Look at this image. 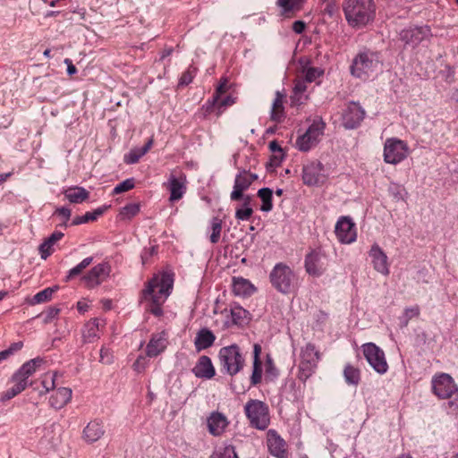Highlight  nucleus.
<instances>
[{"instance_id":"obj_46","label":"nucleus","mask_w":458,"mask_h":458,"mask_svg":"<svg viewBox=\"0 0 458 458\" xmlns=\"http://www.w3.org/2000/svg\"><path fill=\"white\" fill-rule=\"evenodd\" d=\"M222 219H220L219 217L216 216V217H213L212 220H211V230H212V233H211V235H210V242L212 243H217L220 240V235H221V232H222Z\"/></svg>"},{"instance_id":"obj_14","label":"nucleus","mask_w":458,"mask_h":458,"mask_svg":"<svg viewBox=\"0 0 458 458\" xmlns=\"http://www.w3.org/2000/svg\"><path fill=\"white\" fill-rule=\"evenodd\" d=\"M258 179V176L247 171H242L238 174L234 180L233 190L230 194L232 201H240L242 198L246 196V191L250 185Z\"/></svg>"},{"instance_id":"obj_18","label":"nucleus","mask_w":458,"mask_h":458,"mask_svg":"<svg viewBox=\"0 0 458 458\" xmlns=\"http://www.w3.org/2000/svg\"><path fill=\"white\" fill-rule=\"evenodd\" d=\"M167 335L163 332L153 334L146 346V355L154 358L161 354L167 347Z\"/></svg>"},{"instance_id":"obj_48","label":"nucleus","mask_w":458,"mask_h":458,"mask_svg":"<svg viewBox=\"0 0 458 458\" xmlns=\"http://www.w3.org/2000/svg\"><path fill=\"white\" fill-rule=\"evenodd\" d=\"M93 261L92 257L85 258L82 261H81L77 266L72 267L68 273V279L73 278L76 276L81 275L84 269H86Z\"/></svg>"},{"instance_id":"obj_52","label":"nucleus","mask_w":458,"mask_h":458,"mask_svg":"<svg viewBox=\"0 0 458 458\" xmlns=\"http://www.w3.org/2000/svg\"><path fill=\"white\" fill-rule=\"evenodd\" d=\"M212 458H238V456L234 447L233 445H227L215 452Z\"/></svg>"},{"instance_id":"obj_36","label":"nucleus","mask_w":458,"mask_h":458,"mask_svg":"<svg viewBox=\"0 0 458 458\" xmlns=\"http://www.w3.org/2000/svg\"><path fill=\"white\" fill-rule=\"evenodd\" d=\"M64 194L66 199L71 203H82L86 201L89 197V192L83 187H70L64 191Z\"/></svg>"},{"instance_id":"obj_27","label":"nucleus","mask_w":458,"mask_h":458,"mask_svg":"<svg viewBox=\"0 0 458 458\" xmlns=\"http://www.w3.org/2000/svg\"><path fill=\"white\" fill-rule=\"evenodd\" d=\"M44 362V359L40 357L32 359L25 362L13 375L16 378H20L22 379L23 382H27L28 378L32 376Z\"/></svg>"},{"instance_id":"obj_55","label":"nucleus","mask_w":458,"mask_h":458,"mask_svg":"<svg viewBox=\"0 0 458 458\" xmlns=\"http://www.w3.org/2000/svg\"><path fill=\"white\" fill-rule=\"evenodd\" d=\"M322 74V72L315 67H310L303 71V77L302 79L305 80L308 83H311L315 81V80L319 77Z\"/></svg>"},{"instance_id":"obj_13","label":"nucleus","mask_w":458,"mask_h":458,"mask_svg":"<svg viewBox=\"0 0 458 458\" xmlns=\"http://www.w3.org/2000/svg\"><path fill=\"white\" fill-rule=\"evenodd\" d=\"M335 233L338 241L344 244L352 243L357 238L355 224L347 216L339 218L335 224Z\"/></svg>"},{"instance_id":"obj_44","label":"nucleus","mask_w":458,"mask_h":458,"mask_svg":"<svg viewBox=\"0 0 458 458\" xmlns=\"http://www.w3.org/2000/svg\"><path fill=\"white\" fill-rule=\"evenodd\" d=\"M104 213V208H97L93 212H87L83 216H78L74 217L72 222V225H79L89 222H93L98 219Z\"/></svg>"},{"instance_id":"obj_2","label":"nucleus","mask_w":458,"mask_h":458,"mask_svg":"<svg viewBox=\"0 0 458 458\" xmlns=\"http://www.w3.org/2000/svg\"><path fill=\"white\" fill-rule=\"evenodd\" d=\"M342 7L348 25L356 30L367 26L376 15L373 0H344Z\"/></svg>"},{"instance_id":"obj_56","label":"nucleus","mask_w":458,"mask_h":458,"mask_svg":"<svg viewBox=\"0 0 458 458\" xmlns=\"http://www.w3.org/2000/svg\"><path fill=\"white\" fill-rule=\"evenodd\" d=\"M229 89L228 81L226 78L221 79L216 92L213 95L214 101L219 100L221 96H224Z\"/></svg>"},{"instance_id":"obj_11","label":"nucleus","mask_w":458,"mask_h":458,"mask_svg":"<svg viewBox=\"0 0 458 458\" xmlns=\"http://www.w3.org/2000/svg\"><path fill=\"white\" fill-rule=\"evenodd\" d=\"M169 191V200L172 202L181 199L187 190V177L181 170H174L171 173L167 183H165Z\"/></svg>"},{"instance_id":"obj_63","label":"nucleus","mask_w":458,"mask_h":458,"mask_svg":"<svg viewBox=\"0 0 458 458\" xmlns=\"http://www.w3.org/2000/svg\"><path fill=\"white\" fill-rule=\"evenodd\" d=\"M305 28L306 24L302 21H296L293 23V30L297 34L302 33Z\"/></svg>"},{"instance_id":"obj_37","label":"nucleus","mask_w":458,"mask_h":458,"mask_svg":"<svg viewBox=\"0 0 458 458\" xmlns=\"http://www.w3.org/2000/svg\"><path fill=\"white\" fill-rule=\"evenodd\" d=\"M254 361H253V371L250 377V382L252 386H257L261 382L262 377V362L259 359L261 353V346L258 344H254L253 347Z\"/></svg>"},{"instance_id":"obj_43","label":"nucleus","mask_w":458,"mask_h":458,"mask_svg":"<svg viewBox=\"0 0 458 458\" xmlns=\"http://www.w3.org/2000/svg\"><path fill=\"white\" fill-rule=\"evenodd\" d=\"M231 318L233 325L242 326L248 320L249 312L241 306H233L231 308Z\"/></svg>"},{"instance_id":"obj_53","label":"nucleus","mask_w":458,"mask_h":458,"mask_svg":"<svg viewBox=\"0 0 458 458\" xmlns=\"http://www.w3.org/2000/svg\"><path fill=\"white\" fill-rule=\"evenodd\" d=\"M135 186L134 178H129L118 183L113 190L114 194H120L133 189Z\"/></svg>"},{"instance_id":"obj_41","label":"nucleus","mask_w":458,"mask_h":458,"mask_svg":"<svg viewBox=\"0 0 458 458\" xmlns=\"http://www.w3.org/2000/svg\"><path fill=\"white\" fill-rule=\"evenodd\" d=\"M344 377L346 384L358 386L360 381V371L358 368L347 364L344 369Z\"/></svg>"},{"instance_id":"obj_22","label":"nucleus","mask_w":458,"mask_h":458,"mask_svg":"<svg viewBox=\"0 0 458 458\" xmlns=\"http://www.w3.org/2000/svg\"><path fill=\"white\" fill-rule=\"evenodd\" d=\"M430 34V29L428 26L414 27L403 31V41L405 44L416 46L427 38Z\"/></svg>"},{"instance_id":"obj_64","label":"nucleus","mask_w":458,"mask_h":458,"mask_svg":"<svg viewBox=\"0 0 458 458\" xmlns=\"http://www.w3.org/2000/svg\"><path fill=\"white\" fill-rule=\"evenodd\" d=\"M157 253V247L152 246L149 250H145L141 255L143 263L147 262L148 259Z\"/></svg>"},{"instance_id":"obj_62","label":"nucleus","mask_w":458,"mask_h":458,"mask_svg":"<svg viewBox=\"0 0 458 458\" xmlns=\"http://www.w3.org/2000/svg\"><path fill=\"white\" fill-rule=\"evenodd\" d=\"M71 209L65 207L58 208L55 214L62 216L65 221H68L71 216Z\"/></svg>"},{"instance_id":"obj_9","label":"nucleus","mask_w":458,"mask_h":458,"mask_svg":"<svg viewBox=\"0 0 458 458\" xmlns=\"http://www.w3.org/2000/svg\"><path fill=\"white\" fill-rule=\"evenodd\" d=\"M324 165L317 160L310 161L303 165L302 181L308 186L323 185L327 181Z\"/></svg>"},{"instance_id":"obj_1","label":"nucleus","mask_w":458,"mask_h":458,"mask_svg":"<svg viewBox=\"0 0 458 458\" xmlns=\"http://www.w3.org/2000/svg\"><path fill=\"white\" fill-rule=\"evenodd\" d=\"M173 284L172 276L166 273L148 281L146 288L142 291V295L143 299L149 302L147 308L149 312L157 317L162 314L161 306L169 296Z\"/></svg>"},{"instance_id":"obj_61","label":"nucleus","mask_w":458,"mask_h":458,"mask_svg":"<svg viewBox=\"0 0 458 458\" xmlns=\"http://www.w3.org/2000/svg\"><path fill=\"white\" fill-rule=\"evenodd\" d=\"M146 365H147V362H146L145 358L142 356H140L133 363V368L136 371L141 372L142 370L145 369Z\"/></svg>"},{"instance_id":"obj_29","label":"nucleus","mask_w":458,"mask_h":458,"mask_svg":"<svg viewBox=\"0 0 458 458\" xmlns=\"http://www.w3.org/2000/svg\"><path fill=\"white\" fill-rule=\"evenodd\" d=\"M154 144L153 137L149 138L145 145L141 148H133L123 157V161L127 165L136 164L145 156Z\"/></svg>"},{"instance_id":"obj_19","label":"nucleus","mask_w":458,"mask_h":458,"mask_svg":"<svg viewBox=\"0 0 458 458\" xmlns=\"http://www.w3.org/2000/svg\"><path fill=\"white\" fill-rule=\"evenodd\" d=\"M105 427L101 420H94L89 421L82 431V439L89 443L93 444L99 440L105 435Z\"/></svg>"},{"instance_id":"obj_12","label":"nucleus","mask_w":458,"mask_h":458,"mask_svg":"<svg viewBox=\"0 0 458 458\" xmlns=\"http://www.w3.org/2000/svg\"><path fill=\"white\" fill-rule=\"evenodd\" d=\"M266 442L271 455L276 458H288V444L276 429L267 430Z\"/></svg>"},{"instance_id":"obj_21","label":"nucleus","mask_w":458,"mask_h":458,"mask_svg":"<svg viewBox=\"0 0 458 458\" xmlns=\"http://www.w3.org/2000/svg\"><path fill=\"white\" fill-rule=\"evenodd\" d=\"M228 423L227 418L218 411L212 412L207 420L208 432L215 437L222 435Z\"/></svg>"},{"instance_id":"obj_32","label":"nucleus","mask_w":458,"mask_h":458,"mask_svg":"<svg viewBox=\"0 0 458 458\" xmlns=\"http://www.w3.org/2000/svg\"><path fill=\"white\" fill-rule=\"evenodd\" d=\"M285 96L280 91H276V98L273 101L271 112H270V119L275 123H281L284 121L285 117L284 102Z\"/></svg>"},{"instance_id":"obj_26","label":"nucleus","mask_w":458,"mask_h":458,"mask_svg":"<svg viewBox=\"0 0 458 458\" xmlns=\"http://www.w3.org/2000/svg\"><path fill=\"white\" fill-rule=\"evenodd\" d=\"M307 84L308 82L302 79V76H298L294 81L293 95L291 96L292 106H301L306 102L308 99V96L305 94L307 91Z\"/></svg>"},{"instance_id":"obj_59","label":"nucleus","mask_w":458,"mask_h":458,"mask_svg":"<svg viewBox=\"0 0 458 458\" xmlns=\"http://www.w3.org/2000/svg\"><path fill=\"white\" fill-rule=\"evenodd\" d=\"M419 314H420V308L417 305H414L411 308L406 309L404 311V317L407 318L406 322L408 321V319L417 318L419 316Z\"/></svg>"},{"instance_id":"obj_15","label":"nucleus","mask_w":458,"mask_h":458,"mask_svg":"<svg viewBox=\"0 0 458 458\" xmlns=\"http://www.w3.org/2000/svg\"><path fill=\"white\" fill-rule=\"evenodd\" d=\"M365 115V111L361 106L354 102L349 103L343 111L342 123L346 129L357 128Z\"/></svg>"},{"instance_id":"obj_16","label":"nucleus","mask_w":458,"mask_h":458,"mask_svg":"<svg viewBox=\"0 0 458 458\" xmlns=\"http://www.w3.org/2000/svg\"><path fill=\"white\" fill-rule=\"evenodd\" d=\"M110 267L107 264H98L82 277L86 287L91 289L101 284L109 276Z\"/></svg>"},{"instance_id":"obj_60","label":"nucleus","mask_w":458,"mask_h":458,"mask_svg":"<svg viewBox=\"0 0 458 458\" xmlns=\"http://www.w3.org/2000/svg\"><path fill=\"white\" fill-rule=\"evenodd\" d=\"M112 359L110 351L106 347H102L100 350V361L102 363L110 364L112 362Z\"/></svg>"},{"instance_id":"obj_31","label":"nucleus","mask_w":458,"mask_h":458,"mask_svg":"<svg viewBox=\"0 0 458 458\" xmlns=\"http://www.w3.org/2000/svg\"><path fill=\"white\" fill-rule=\"evenodd\" d=\"M305 0H277V5L282 9L281 14L292 18L303 8Z\"/></svg>"},{"instance_id":"obj_57","label":"nucleus","mask_w":458,"mask_h":458,"mask_svg":"<svg viewBox=\"0 0 458 458\" xmlns=\"http://www.w3.org/2000/svg\"><path fill=\"white\" fill-rule=\"evenodd\" d=\"M212 103L218 108H222L233 105L235 103V98H233L232 96H221V98H219V100L214 101L213 99Z\"/></svg>"},{"instance_id":"obj_45","label":"nucleus","mask_w":458,"mask_h":458,"mask_svg":"<svg viewBox=\"0 0 458 458\" xmlns=\"http://www.w3.org/2000/svg\"><path fill=\"white\" fill-rule=\"evenodd\" d=\"M140 204L129 203L121 208L119 216L122 220H130L140 213Z\"/></svg>"},{"instance_id":"obj_4","label":"nucleus","mask_w":458,"mask_h":458,"mask_svg":"<svg viewBox=\"0 0 458 458\" xmlns=\"http://www.w3.org/2000/svg\"><path fill=\"white\" fill-rule=\"evenodd\" d=\"M380 64V56L377 52L364 49L360 51L352 59L350 72L355 78L367 81L377 73Z\"/></svg>"},{"instance_id":"obj_25","label":"nucleus","mask_w":458,"mask_h":458,"mask_svg":"<svg viewBox=\"0 0 458 458\" xmlns=\"http://www.w3.org/2000/svg\"><path fill=\"white\" fill-rule=\"evenodd\" d=\"M401 140L389 139L385 143L384 158L386 163L396 164L401 161Z\"/></svg>"},{"instance_id":"obj_40","label":"nucleus","mask_w":458,"mask_h":458,"mask_svg":"<svg viewBox=\"0 0 458 458\" xmlns=\"http://www.w3.org/2000/svg\"><path fill=\"white\" fill-rule=\"evenodd\" d=\"M317 367V363H313L309 360H301L299 364L298 378L302 382H306V380L316 371Z\"/></svg>"},{"instance_id":"obj_42","label":"nucleus","mask_w":458,"mask_h":458,"mask_svg":"<svg viewBox=\"0 0 458 458\" xmlns=\"http://www.w3.org/2000/svg\"><path fill=\"white\" fill-rule=\"evenodd\" d=\"M320 360V352L316 350V346L313 344H307L301 350V360H309L313 363L318 362Z\"/></svg>"},{"instance_id":"obj_30","label":"nucleus","mask_w":458,"mask_h":458,"mask_svg":"<svg viewBox=\"0 0 458 458\" xmlns=\"http://www.w3.org/2000/svg\"><path fill=\"white\" fill-rule=\"evenodd\" d=\"M242 202L235 207V218L240 221H249L253 215L251 202L253 196L247 194L242 198Z\"/></svg>"},{"instance_id":"obj_10","label":"nucleus","mask_w":458,"mask_h":458,"mask_svg":"<svg viewBox=\"0 0 458 458\" xmlns=\"http://www.w3.org/2000/svg\"><path fill=\"white\" fill-rule=\"evenodd\" d=\"M361 348L367 361L377 373L384 374L387 371L388 365L383 350L373 343L364 344Z\"/></svg>"},{"instance_id":"obj_38","label":"nucleus","mask_w":458,"mask_h":458,"mask_svg":"<svg viewBox=\"0 0 458 458\" xmlns=\"http://www.w3.org/2000/svg\"><path fill=\"white\" fill-rule=\"evenodd\" d=\"M13 386L2 394L1 400L7 401L15 397L17 394L26 389L28 382H23L22 379L16 378L13 375L11 379Z\"/></svg>"},{"instance_id":"obj_47","label":"nucleus","mask_w":458,"mask_h":458,"mask_svg":"<svg viewBox=\"0 0 458 458\" xmlns=\"http://www.w3.org/2000/svg\"><path fill=\"white\" fill-rule=\"evenodd\" d=\"M93 261L92 257L85 258L82 261H81L77 266L72 267L68 273V279L73 278L76 276L81 275L84 269H86Z\"/></svg>"},{"instance_id":"obj_8","label":"nucleus","mask_w":458,"mask_h":458,"mask_svg":"<svg viewBox=\"0 0 458 458\" xmlns=\"http://www.w3.org/2000/svg\"><path fill=\"white\" fill-rule=\"evenodd\" d=\"M272 285L282 293H289L294 288L296 276L293 269L284 263H277L269 275Z\"/></svg>"},{"instance_id":"obj_49","label":"nucleus","mask_w":458,"mask_h":458,"mask_svg":"<svg viewBox=\"0 0 458 458\" xmlns=\"http://www.w3.org/2000/svg\"><path fill=\"white\" fill-rule=\"evenodd\" d=\"M55 291L54 288H45L33 296L32 303L38 304L50 301Z\"/></svg>"},{"instance_id":"obj_50","label":"nucleus","mask_w":458,"mask_h":458,"mask_svg":"<svg viewBox=\"0 0 458 458\" xmlns=\"http://www.w3.org/2000/svg\"><path fill=\"white\" fill-rule=\"evenodd\" d=\"M197 68L193 65H190L186 71H184L179 80V86L189 85L193 78L196 76Z\"/></svg>"},{"instance_id":"obj_34","label":"nucleus","mask_w":458,"mask_h":458,"mask_svg":"<svg viewBox=\"0 0 458 458\" xmlns=\"http://www.w3.org/2000/svg\"><path fill=\"white\" fill-rule=\"evenodd\" d=\"M64 237V233L59 231L54 232L38 247L41 259H47L54 252V245Z\"/></svg>"},{"instance_id":"obj_54","label":"nucleus","mask_w":458,"mask_h":458,"mask_svg":"<svg viewBox=\"0 0 458 458\" xmlns=\"http://www.w3.org/2000/svg\"><path fill=\"white\" fill-rule=\"evenodd\" d=\"M22 346L23 344L21 342H16L12 344L8 349L0 352V363L7 360L14 352L20 351Z\"/></svg>"},{"instance_id":"obj_7","label":"nucleus","mask_w":458,"mask_h":458,"mask_svg":"<svg viewBox=\"0 0 458 458\" xmlns=\"http://www.w3.org/2000/svg\"><path fill=\"white\" fill-rule=\"evenodd\" d=\"M326 129V123L321 117H316L306 131L298 136L295 146L302 152H308L315 148L321 140Z\"/></svg>"},{"instance_id":"obj_35","label":"nucleus","mask_w":458,"mask_h":458,"mask_svg":"<svg viewBox=\"0 0 458 458\" xmlns=\"http://www.w3.org/2000/svg\"><path fill=\"white\" fill-rule=\"evenodd\" d=\"M216 340V335L208 328L200 329L194 340V344L197 351L207 349L213 345Z\"/></svg>"},{"instance_id":"obj_51","label":"nucleus","mask_w":458,"mask_h":458,"mask_svg":"<svg viewBox=\"0 0 458 458\" xmlns=\"http://www.w3.org/2000/svg\"><path fill=\"white\" fill-rule=\"evenodd\" d=\"M56 377L57 372L47 373L43 376L41 384L46 393L53 390L55 387Z\"/></svg>"},{"instance_id":"obj_17","label":"nucleus","mask_w":458,"mask_h":458,"mask_svg":"<svg viewBox=\"0 0 458 458\" xmlns=\"http://www.w3.org/2000/svg\"><path fill=\"white\" fill-rule=\"evenodd\" d=\"M305 268L308 274L320 276L327 268L325 256L317 250H312L305 258Z\"/></svg>"},{"instance_id":"obj_6","label":"nucleus","mask_w":458,"mask_h":458,"mask_svg":"<svg viewBox=\"0 0 458 458\" xmlns=\"http://www.w3.org/2000/svg\"><path fill=\"white\" fill-rule=\"evenodd\" d=\"M244 412L251 427L264 430L270 423L269 408L267 403L257 399L249 400L244 405Z\"/></svg>"},{"instance_id":"obj_23","label":"nucleus","mask_w":458,"mask_h":458,"mask_svg":"<svg viewBox=\"0 0 458 458\" xmlns=\"http://www.w3.org/2000/svg\"><path fill=\"white\" fill-rule=\"evenodd\" d=\"M105 326V321L100 318H92L88 321L82 329L84 342L92 343L99 338L100 329Z\"/></svg>"},{"instance_id":"obj_28","label":"nucleus","mask_w":458,"mask_h":458,"mask_svg":"<svg viewBox=\"0 0 458 458\" xmlns=\"http://www.w3.org/2000/svg\"><path fill=\"white\" fill-rule=\"evenodd\" d=\"M72 395L71 388L60 387L50 396L49 404L51 407L59 410L71 401Z\"/></svg>"},{"instance_id":"obj_20","label":"nucleus","mask_w":458,"mask_h":458,"mask_svg":"<svg viewBox=\"0 0 458 458\" xmlns=\"http://www.w3.org/2000/svg\"><path fill=\"white\" fill-rule=\"evenodd\" d=\"M369 257L374 268L383 274L389 273L387 257L377 244H373L369 250Z\"/></svg>"},{"instance_id":"obj_24","label":"nucleus","mask_w":458,"mask_h":458,"mask_svg":"<svg viewBox=\"0 0 458 458\" xmlns=\"http://www.w3.org/2000/svg\"><path fill=\"white\" fill-rule=\"evenodd\" d=\"M197 377L212 378L216 370L209 357L202 355L199 358L197 364L192 369Z\"/></svg>"},{"instance_id":"obj_58","label":"nucleus","mask_w":458,"mask_h":458,"mask_svg":"<svg viewBox=\"0 0 458 458\" xmlns=\"http://www.w3.org/2000/svg\"><path fill=\"white\" fill-rule=\"evenodd\" d=\"M59 311H60V310L57 308H54V307L48 308V310L46 311L44 322L50 323L55 318L57 317V315L59 314Z\"/></svg>"},{"instance_id":"obj_5","label":"nucleus","mask_w":458,"mask_h":458,"mask_svg":"<svg viewBox=\"0 0 458 458\" xmlns=\"http://www.w3.org/2000/svg\"><path fill=\"white\" fill-rule=\"evenodd\" d=\"M222 370H225L230 376L239 373L245 365L240 347L236 344L222 347L218 353Z\"/></svg>"},{"instance_id":"obj_3","label":"nucleus","mask_w":458,"mask_h":458,"mask_svg":"<svg viewBox=\"0 0 458 458\" xmlns=\"http://www.w3.org/2000/svg\"><path fill=\"white\" fill-rule=\"evenodd\" d=\"M431 391L440 400H447L450 412L458 411V386L451 375L439 372L431 378Z\"/></svg>"},{"instance_id":"obj_39","label":"nucleus","mask_w":458,"mask_h":458,"mask_svg":"<svg viewBox=\"0 0 458 458\" xmlns=\"http://www.w3.org/2000/svg\"><path fill=\"white\" fill-rule=\"evenodd\" d=\"M257 196L261 199L260 210L269 212L273 209V191L269 188H262L258 191Z\"/></svg>"},{"instance_id":"obj_33","label":"nucleus","mask_w":458,"mask_h":458,"mask_svg":"<svg viewBox=\"0 0 458 458\" xmlns=\"http://www.w3.org/2000/svg\"><path fill=\"white\" fill-rule=\"evenodd\" d=\"M254 285L248 280L242 277L233 278V293L241 297L250 296L255 292Z\"/></svg>"}]
</instances>
